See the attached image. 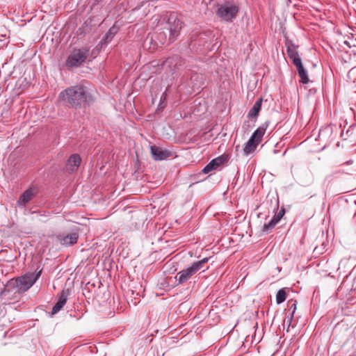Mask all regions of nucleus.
Instances as JSON below:
<instances>
[{
	"label": "nucleus",
	"instance_id": "1",
	"mask_svg": "<svg viewBox=\"0 0 356 356\" xmlns=\"http://www.w3.org/2000/svg\"><path fill=\"white\" fill-rule=\"evenodd\" d=\"M60 98L72 108H81L92 102V97L88 88L81 85L71 86L62 91Z\"/></svg>",
	"mask_w": 356,
	"mask_h": 356
},
{
	"label": "nucleus",
	"instance_id": "2",
	"mask_svg": "<svg viewBox=\"0 0 356 356\" xmlns=\"http://www.w3.org/2000/svg\"><path fill=\"white\" fill-rule=\"evenodd\" d=\"M41 274V270L34 273H27L23 276L17 277L15 280H11L8 282L7 287L9 289L15 290V292H24L30 289L36 280L39 278Z\"/></svg>",
	"mask_w": 356,
	"mask_h": 356
},
{
	"label": "nucleus",
	"instance_id": "3",
	"mask_svg": "<svg viewBox=\"0 0 356 356\" xmlns=\"http://www.w3.org/2000/svg\"><path fill=\"white\" fill-rule=\"evenodd\" d=\"M208 261L209 258L205 257L200 261L194 262L190 267L179 271L175 276V279L178 282V284H182L186 282L198 270L202 269Z\"/></svg>",
	"mask_w": 356,
	"mask_h": 356
},
{
	"label": "nucleus",
	"instance_id": "4",
	"mask_svg": "<svg viewBox=\"0 0 356 356\" xmlns=\"http://www.w3.org/2000/svg\"><path fill=\"white\" fill-rule=\"evenodd\" d=\"M89 54V49L81 47L74 49L68 56L65 65L69 68L78 67L87 59Z\"/></svg>",
	"mask_w": 356,
	"mask_h": 356
},
{
	"label": "nucleus",
	"instance_id": "5",
	"mask_svg": "<svg viewBox=\"0 0 356 356\" xmlns=\"http://www.w3.org/2000/svg\"><path fill=\"white\" fill-rule=\"evenodd\" d=\"M268 126V124L265 122L254 131L250 138L245 144L243 147V152L245 155H248L256 149L258 145L261 142L262 138Z\"/></svg>",
	"mask_w": 356,
	"mask_h": 356
},
{
	"label": "nucleus",
	"instance_id": "6",
	"mask_svg": "<svg viewBox=\"0 0 356 356\" xmlns=\"http://www.w3.org/2000/svg\"><path fill=\"white\" fill-rule=\"evenodd\" d=\"M238 11L237 6L229 3H225L218 9L217 15L222 19L229 21L236 17Z\"/></svg>",
	"mask_w": 356,
	"mask_h": 356
},
{
	"label": "nucleus",
	"instance_id": "7",
	"mask_svg": "<svg viewBox=\"0 0 356 356\" xmlns=\"http://www.w3.org/2000/svg\"><path fill=\"white\" fill-rule=\"evenodd\" d=\"M168 29L170 31V40L177 38L182 28V22L175 16H170L168 19Z\"/></svg>",
	"mask_w": 356,
	"mask_h": 356
},
{
	"label": "nucleus",
	"instance_id": "8",
	"mask_svg": "<svg viewBox=\"0 0 356 356\" xmlns=\"http://www.w3.org/2000/svg\"><path fill=\"white\" fill-rule=\"evenodd\" d=\"M79 238L78 232H72L70 234H60L56 236L57 241L62 245L69 246L77 243Z\"/></svg>",
	"mask_w": 356,
	"mask_h": 356
},
{
	"label": "nucleus",
	"instance_id": "9",
	"mask_svg": "<svg viewBox=\"0 0 356 356\" xmlns=\"http://www.w3.org/2000/svg\"><path fill=\"white\" fill-rule=\"evenodd\" d=\"M286 52L289 58L293 62V65L302 63L298 51V46L295 45L291 41H286Z\"/></svg>",
	"mask_w": 356,
	"mask_h": 356
},
{
	"label": "nucleus",
	"instance_id": "10",
	"mask_svg": "<svg viewBox=\"0 0 356 356\" xmlns=\"http://www.w3.org/2000/svg\"><path fill=\"white\" fill-rule=\"evenodd\" d=\"M227 157L226 156H220L213 160H211L203 169V172L207 174L216 170L218 167L221 165L222 163L227 162Z\"/></svg>",
	"mask_w": 356,
	"mask_h": 356
},
{
	"label": "nucleus",
	"instance_id": "11",
	"mask_svg": "<svg viewBox=\"0 0 356 356\" xmlns=\"http://www.w3.org/2000/svg\"><path fill=\"white\" fill-rule=\"evenodd\" d=\"M151 154L155 160H163L172 155V153L157 146H151Z\"/></svg>",
	"mask_w": 356,
	"mask_h": 356
},
{
	"label": "nucleus",
	"instance_id": "12",
	"mask_svg": "<svg viewBox=\"0 0 356 356\" xmlns=\"http://www.w3.org/2000/svg\"><path fill=\"white\" fill-rule=\"evenodd\" d=\"M36 193L37 190L35 188H28L19 197V200H17V204L19 206H24L26 203H28L30 200H31L33 198Z\"/></svg>",
	"mask_w": 356,
	"mask_h": 356
},
{
	"label": "nucleus",
	"instance_id": "13",
	"mask_svg": "<svg viewBox=\"0 0 356 356\" xmlns=\"http://www.w3.org/2000/svg\"><path fill=\"white\" fill-rule=\"evenodd\" d=\"M69 289H63L60 292L59 298L56 304L54 306L52 309V314H55L58 312L65 305L67 299V296H69Z\"/></svg>",
	"mask_w": 356,
	"mask_h": 356
},
{
	"label": "nucleus",
	"instance_id": "14",
	"mask_svg": "<svg viewBox=\"0 0 356 356\" xmlns=\"http://www.w3.org/2000/svg\"><path fill=\"white\" fill-rule=\"evenodd\" d=\"M285 211L284 209H282L280 210L270 220V221L268 223H266L264 225L263 227V231L264 232H268L270 229H272L275 225L280 220V219L283 217L284 215Z\"/></svg>",
	"mask_w": 356,
	"mask_h": 356
},
{
	"label": "nucleus",
	"instance_id": "15",
	"mask_svg": "<svg viewBox=\"0 0 356 356\" xmlns=\"http://www.w3.org/2000/svg\"><path fill=\"white\" fill-rule=\"evenodd\" d=\"M81 159L78 154H72L68 159L67 168L70 171H75L78 169Z\"/></svg>",
	"mask_w": 356,
	"mask_h": 356
},
{
	"label": "nucleus",
	"instance_id": "16",
	"mask_svg": "<svg viewBox=\"0 0 356 356\" xmlns=\"http://www.w3.org/2000/svg\"><path fill=\"white\" fill-rule=\"evenodd\" d=\"M262 98L256 101L252 108L250 110L248 117L250 118H257L261 108Z\"/></svg>",
	"mask_w": 356,
	"mask_h": 356
},
{
	"label": "nucleus",
	"instance_id": "17",
	"mask_svg": "<svg viewBox=\"0 0 356 356\" xmlns=\"http://www.w3.org/2000/svg\"><path fill=\"white\" fill-rule=\"evenodd\" d=\"M298 72V74L301 79V82L303 83H307L309 82V78L307 76V72L305 70L302 63H298L295 65Z\"/></svg>",
	"mask_w": 356,
	"mask_h": 356
},
{
	"label": "nucleus",
	"instance_id": "18",
	"mask_svg": "<svg viewBox=\"0 0 356 356\" xmlns=\"http://www.w3.org/2000/svg\"><path fill=\"white\" fill-rule=\"evenodd\" d=\"M286 298V293L284 289H280L276 295V302L277 304L283 302Z\"/></svg>",
	"mask_w": 356,
	"mask_h": 356
},
{
	"label": "nucleus",
	"instance_id": "19",
	"mask_svg": "<svg viewBox=\"0 0 356 356\" xmlns=\"http://www.w3.org/2000/svg\"><path fill=\"white\" fill-rule=\"evenodd\" d=\"M117 31L118 29L115 26H113L111 28H110V29L108 30V33L105 36V40H106V42L111 41L113 36L115 35V34L117 33Z\"/></svg>",
	"mask_w": 356,
	"mask_h": 356
},
{
	"label": "nucleus",
	"instance_id": "20",
	"mask_svg": "<svg viewBox=\"0 0 356 356\" xmlns=\"http://www.w3.org/2000/svg\"><path fill=\"white\" fill-rule=\"evenodd\" d=\"M296 301H293V302L291 304V305L290 306V309H292V313H291V318L289 320V323H291V319L293 318V314L296 310Z\"/></svg>",
	"mask_w": 356,
	"mask_h": 356
},
{
	"label": "nucleus",
	"instance_id": "21",
	"mask_svg": "<svg viewBox=\"0 0 356 356\" xmlns=\"http://www.w3.org/2000/svg\"><path fill=\"white\" fill-rule=\"evenodd\" d=\"M205 1V3H211V0H204Z\"/></svg>",
	"mask_w": 356,
	"mask_h": 356
}]
</instances>
